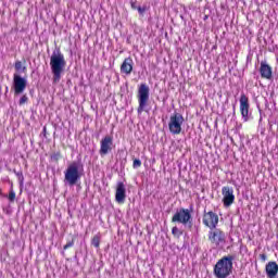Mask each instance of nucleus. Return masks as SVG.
<instances>
[{"mask_svg": "<svg viewBox=\"0 0 278 278\" xmlns=\"http://www.w3.org/2000/svg\"><path fill=\"white\" fill-rule=\"evenodd\" d=\"M239 101H240V112H241L242 118L247 123V121H249V108H250L249 97L242 93Z\"/></svg>", "mask_w": 278, "mask_h": 278, "instance_id": "11", "label": "nucleus"}, {"mask_svg": "<svg viewBox=\"0 0 278 278\" xmlns=\"http://www.w3.org/2000/svg\"><path fill=\"white\" fill-rule=\"evenodd\" d=\"M142 166V161L140 159H135L132 162V168H140Z\"/></svg>", "mask_w": 278, "mask_h": 278, "instance_id": "23", "label": "nucleus"}, {"mask_svg": "<svg viewBox=\"0 0 278 278\" xmlns=\"http://www.w3.org/2000/svg\"><path fill=\"white\" fill-rule=\"evenodd\" d=\"M112 147H114V138L112 136H105L100 141L99 154L101 156L108 155V153L112 152Z\"/></svg>", "mask_w": 278, "mask_h": 278, "instance_id": "8", "label": "nucleus"}, {"mask_svg": "<svg viewBox=\"0 0 278 278\" xmlns=\"http://www.w3.org/2000/svg\"><path fill=\"white\" fill-rule=\"evenodd\" d=\"M122 73L125 75H131V71H134V60L131 58H126L121 65Z\"/></svg>", "mask_w": 278, "mask_h": 278, "instance_id": "16", "label": "nucleus"}, {"mask_svg": "<svg viewBox=\"0 0 278 278\" xmlns=\"http://www.w3.org/2000/svg\"><path fill=\"white\" fill-rule=\"evenodd\" d=\"M27 101H29V98L27 97V94H23L18 101V105H25Z\"/></svg>", "mask_w": 278, "mask_h": 278, "instance_id": "22", "label": "nucleus"}, {"mask_svg": "<svg viewBox=\"0 0 278 278\" xmlns=\"http://www.w3.org/2000/svg\"><path fill=\"white\" fill-rule=\"evenodd\" d=\"M150 89L147 86V84H141L139 89H138V101H139V106L137 109L138 114H142L149 104V93Z\"/></svg>", "mask_w": 278, "mask_h": 278, "instance_id": "5", "label": "nucleus"}, {"mask_svg": "<svg viewBox=\"0 0 278 278\" xmlns=\"http://www.w3.org/2000/svg\"><path fill=\"white\" fill-rule=\"evenodd\" d=\"M203 225L210 229H216V226L218 225V215L212 211H204Z\"/></svg>", "mask_w": 278, "mask_h": 278, "instance_id": "10", "label": "nucleus"}, {"mask_svg": "<svg viewBox=\"0 0 278 278\" xmlns=\"http://www.w3.org/2000/svg\"><path fill=\"white\" fill-rule=\"evenodd\" d=\"M208 240L218 247L222 242H225V233L220 230L210 231L208 232Z\"/></svg>", "mask_w": 278, "mask_h": 278, "instance_id": "13", "label": "nucleus"}, {"mask_svg": "<svg viewBox=\"0 0 278 278\" xmlns=\"http://www.w3.org/2000/svg\"><path fill=\"white\" fill-rule=\"evenodd\" d=\"M199 1V3H201V1H203V0H198Z\"/></svg>", "mask_w": 278, "mask_h": 278, "instance_id": "30", "label": "nucleus"}, {"mask_svg": "<svg viewBox=\"0 0 278 278\" xmlns=\"http://www.w3.org/2000/svg\"><path fill=\"white\" fill-rule=\"evenodd\" d=\"M50 68L52 73V84H60L62 75H64V68H66V59L60 48L55 47L50 56Z\"/></svg>", "mask_w": 278, "mask_h": 278, "instance_id": "1", "label": "nucleus"}, {"mask_svg": "<svg viewBox=\"0 0 278 278\" xmlns=\"http://www.w3.org/2000/svg\"><path fill=\"white\" fill-rule=\"evenodd\" d=\"M71 247H75V239L67 241V243L63 247V250L66 251L67 249H71Z\"/></svg>", "mask_w": 278, "mask_h": 278, "instance_id": "24", "label": "nucleus"}, {"mask_svg": "<svg viewBox=\"0 0 278 278\" xmlns=\"http://www.w3.org/2000/svg\"><path fill=\"white\" fill-rule=\"evenodd\" d=\"M265 273L268 278H275L278 274V265L277 262H268V264L265 266Z\"/></svg>", "mask_w": 278, "mask_h": 278, "instance_id": "15", "label": "nucleus"}, {"mask_svg": "<svg viewBox=\"0 0 278 278\" xmlns=\"http://www.w3.org/2000/svg\"><path fill=\"white\" fill-rule=\"evenodd\" d=\"M172 235L174 236V238H181V236H184V231L178 229L177 226L172 228Z\"/></svg>", "mask_w": 278, "mask_h": 278, "instance_id": "18", "label": "nucleus"}, {"mask_svg": "<svg viewBox=\"0 0 278 278\" xmlns=\"http://www.w3.org/2000/svg\"><path fill=\"white\" fill-rule=\"evenodd\" d=\"M91 244L92 247H94L96 249H99L100 244H101V237L99 236H94L91 240Z\"/></svg>", "mask_w": 278, "mask_h": 278, "instance_id": "19", "label": "nucleus"}, {"mask_svg": "<svg viewBox=\"0 0 278 278\" xmlns=\"http://www.w3.org/2000/svg\"><path fill=\"white\" fill-rule=\"evenodd\" d=\"M130 5L132 10H138V5H136V1L131 0Z\"/></svg>", "mask_w": 278, "mask_h": 278, "instance_id": "27", "label": "nucleus"}, {"mask_svg": "<svg viewBox=\"0 0 278 278\" xmlns=\"http://www.w3.org/2000/svg\"><path fill=\"white\" fill-rule=\"evenodd\" d=\"M15 199H16V192H14V190H11V191L9 192V201H10L11 203H14Z\"/></svg>", "mask_w": 278, "mask_h": 278, "instance_id": "25", "label": "nucleus"}, {"mask_svg": "<svg viewBox=\"0 0 278 278\" xmlns=\"http://www.w3.org/2000/svg\"><path fill=\"white\" fill-rule=\"evenodd\" d=\"M137 10H138L139 14L141 16L147 12V8L146 7H137Z\"/></svg>", "mask_w": 278, "mask_h": 278, "instance_id": "26", "label": "nucleus"}, {"mask_svg": "<svg viewBox=\"0 0 278 278\" xmlns=\"http://www.w3.org/2000/svg\"><path fill=\"white\" fill-rule=\"evenodd\" d=\"M184 125V115L181 113H174L169 117L168 128L170 134L179 136L181 134V126Z\"/></svg>", "mask_w": 278, "mask_h": 278, "instance_id": "6", "label": "nucleus"}, {"mask_svg": "<svg viewBox=\"0 0 278 278\" xmlns=\"http://www.w3.org/2000/svg\"><path fill=\"white\" fill-rule=\"evenodd\" d=\"M51 160L52 162H59L60 161V157H62V153L60 152H54L53 154H51Z\"/></svg>", "mask_w": 278, "mask_h": 278, "instance_id": "21", "label": "nucleus"}, {"mask_svg": "<svg viewBox=\"0 0 278 278\" xmlns=\"http://www.w3.org/2000/svg\"><path fill=\"white\" fill-rule=\"evenodd\" d=\"M64 184L66 186H76L78 181L81 180L84 175V164L81 161H74L67 165L64 172Z\"/></svg>", "mask_w": 278, "mask_h": 278, "instance_id": "2", "label": "nucleus"}, {"mask_svg": "<svg viewBox=\"0 0 278 278\" xmlns=\"http://www.w3.org/2000/svg\"><path fill=\"white\" fill-rule=\"evenodd\" d=\"M125 199H127V189L123 181H118L115 192V201L117 203H125Z\"/></svg>", "mask_w": 278, "mask_h": 278, "instance_id": "12", "label": "nucleus"}, {"mask_svg": "<svg viewBox=\"0 0 278 278\" xmlns=\"http://www.w3.org/2000/svg\"><path fill=\"white\" fill-rule=\"evenodd\" d=\"M233 255L222 257L214 266V276L216 278H227L233 271Z\"/></svg>", "mask_w": 278, "mask_h": 278, "instance_id": "3", "label": "nucleus"}, {"mask_svg": "<svg viewBox=\"0 0 278 278\" xmlns=\"http://www.w3.org/2000/svg\"><path fill=\"white\" fill-rule=\"evenodd\" d=\"M260 257H261V260H262L263 262H266V260H267L266 254H261Z\"/></svg>", "mask_w": 278, "mask_h": 278, "instance_id": "28", "label": "nucleus"}, {"mask_svg": "<svg viewBox=\"0 0 278 278\" xmlns=\"http://www.w3.org/2000/svg\"><path fill=\"white\" fill-rule=\"evenodd\" d=\"M260 73L263 79L273 78V67H270V65H268L266 62H261Z\"/></svg>", "mask_w": 278, "mask_h": 278, "instance_id": "14", "label": "nucleus"}, {"mask_svg": "<svg viewBox=\"0 0 278 278\" xmlns=\"http://www.w3.org/2000/svg\"><path fill=\"white\" fill-rule=\"evenodd\" d=\"M14 174L16 175L20 181V185L23 186V181H25V176H23V170L16 172V169H14Z\"/></svg>", "mask_w": 278, "mask_h": 278, "instance_id": "20", "label": "nucleus"}, {"mask_svg": "<svg viewBox=\"0 0 278 278\" xmlns=\"http://www.w3.org/2000/svg\"><path fill=\"white\" fill-rule=\"evenodd\" d=\"M192 206L190 208H178L172 217V223H179L189 229H192Z\"/></svg>", "mask_w": 278, "mask_h": 278, "instance_id": "4", "label": "nucleus"}, {"mask_svg": "<svg viewBox=\"0 0 278 278\" xmlns=\"http://www.w3.org/2000/svg\"><path fill=\"white\" fill-rule=\"evenodd\" d=\"M26 88H27V78L22 77L20 74H14L13 75L14 96L18 97V94H23Z\"/></svg>", "mask_w": 278, "mask_h": 278, "instance_id": "7", "label": "nucleus"}, {"mask_svg": "<svg viewBox=\"0 0 278 278\" xmlns=\"http://www.w3.org/2000/svg\"><path fill=\"white\" fill-rule=\"evenodd\" d=\"M43 136H47V127H43Z\"/></svg>", "mask_w": 278, "mask_h": 278, "instance_id": "29", "label": "nucleus"}, {"mask_svg": "<svg viewBox=\"0 0 278 278\" xmlns=\"http://www.w3.org/2000/svg\"><path fill=\"white\" fill-rule=\"evenodd\" d=\"M16 71L15 75H21V73H27V66L23 65V62L16 61L14 64Z\"/></svg>", "mask_w": 278, "mask_h": 278, "instance_id": "17", "label": "nucleus"}, {"mask_svg": "<svg viewBox=\"0 0 278 278\" xmlns=\"http://www.w3.org/2000/svg\"><path fill=\"white\" fill-rule=\"evenodd\" d=\"M222 194L224 197L223 198L224 207H231V205H233V202L236 201V195L233 194V188L223 187Z\"/></svg>", "mask_w": 278, "mask_h": 278, "instance_id": "9", "label": "nucleus"}]
</instances>
